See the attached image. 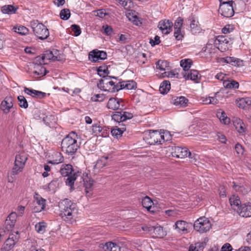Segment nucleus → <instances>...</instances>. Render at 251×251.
I'll use <instances>...</instances> for the list:
<instances>
[{
    "label": "nucleus",
    "instance_id": "nucleus-1",
    "mask_svg": "<svg viewBox=\"0 0 251 251\" xmlns=\"http://www.w3.org/2000/svg\"><path fill=\"white\" fill-rule=\"evenodd\" d=\"M77 135L74 131L71 132L64 138L61 142L62 151L68 155H74L79 148L80 143H77Z\"/></svg>",
    "mask_w": 251,
    "mask_h": 251
},
{
    "label": "nucleus",
    "instance_id": "nucleus-2",
    "mask_svg": "<svg viewBox=\"0 0 251 251\" xmlns=\"http://www.w3.org/2000/svg\"><path fill=\"white\" fill-rule=\"evenodd\" d=\"M60 173L62 176H67L65 181L66 184L70 187V190H75L74 183L78 176H80L81 172H75L72 165L71 164H63L60 170Z\"/></svg>",
    "mask_w": 251,
    "mask_h": 251
},
{
    "label": "nucleus",
    "instance_id": "nucleus-3",
    "mask_svg": "<svg viewBox=\"0 0 251 251\" xmlns=\"http://www.w3.org/2000/svg\"><path fill=\"white\" fill-rule=\"evenodd\" d=\"M60 216L65 221L69 222L73 219V212L75 210L76 204L69 199H65L59 205Z\"/></svg>",
    "mask_w": 251,
    "mask_h": 251
},
{
    "label": "nucleus",
    "instance_id": "nucleus-4",
    "mask_svg": "<svg viewBox=\"0 0 251 251\" xmlns=\"http://www.w3.org/2000/svg\"><path fill=\"white\" fill-rule=\"evenodd\" d=\"M233 1L220 2L219 13L226 18H230L234 14V7Z\"/></svg>",
    "mask_w": 251,
    "mask_h": 251
},
{
    "label": "nucleus",
    "instance_id": "nucleus-5",
    "mask_svg": "<svg viewBox=\"0 0 251 251\" xmlns=\"http://www.w3.org/2000/svg\"><path fill=\"white\" fill-rule=\"evenodd\" d=\"M32 28L35 35L39 39L44 40L49 36V31L47 27L41 23H34Z\"/></svg>",
    "mask_w": 251,
    "mask_h": 251
},
{
    "label": "nucleus",
    "instance_id": "nucleus-6",
    "mask_svg": "<svg viewBox=\"0 0 251 251\" xmlns=\"http://www.w3.org/2000/svg\"><path fill=\"white\" fill-rule=\"evenodd\" d=\"M211 227L209 220L205 217H201L194 224V228L200 233H204L208 231Z\"/></svg>",
    "mask_w": 251,
    "mask_h": 251
},
{
    "label": "nucleus",
    "instance_id": "nucleus-7",
    "mask_svg": "<svg viewBox=\"0 0 251 251\" xmlns=\"http://www.w3.org/2000/svg\"><path fill=\"white\" fill-rule=\"evenodd\" d=\"M171 154L173 157L180 158L188 156L192 159L195 156V154H192L187 148L180 147H172Z\"/></svg>",
    "mask_w": 251,
    "mask_h": 251
},
{
    "label": "nucleus",
    "instance_id": "nucleus-8",
    "mask_svg": "<svg viewBox=\"0 0 251 251\" xmlns=\"http://www.w3.org/2000/svg\"><path fill=\"white\" fill-rule=\"evenodd\" d=\"M27 157L22 154H17L15 156L14 166L12 170V175H16L21 172L25 165Z\"/></svg>",
    "mask_w": 251,
    "mask_h": 251
},
{
    "label": "nucleus",
    "instance_id": "nucleus-9",
    "mask_svg": "<svg viewBox=\"0 0 251 251\" xmlns=\"http://www.w3.org/2000/svg\"><path fill=\"white\" fill-rule=\"evenodd\" d=\"M98 74L101 77H102V79H100L99 80V83L97 84V86L99 88L102 90L104 91H109L106 89L104 88V81L108 78V74H109V71L106 66H100L97 69Z\"/></svg>",
    "mask_w": 251,
    "mask_h": 251
},
{
    "label": "nucleus",
    "instance_id": "nucleus-10",
    "mask_svg": "<svg viewBox=\"0 0 251 251\" xmlns=\"http://www.w3.org/2000/svg\"><path fill=\"white\" fill-rule=\"evenodd\" d=\"M148 143L150 145L162 144L161 132L158 130H149L148 135L146 137Z\"/></svg>",
    "mask_w": 251,
    "mask_h": 251
},
{
    "label": "nucleus",
    "instance_id": "nucleus-11",
    "mask_svg": "<svg viewBox=\"0 0 251 251\" xmlns=\"http://www.w3.org/2000/svg\"><path fill=\"white\" fill-rule=\"evenodd\" d=\"M107 107L113 110H125L126 109L124 102L122 99L117 98L109 99L107 104Z\"/></svg>",
    "mask_w": 251,
    "mask_h": 251
},
{
    "label": "nucleus",
    "instance_id": "nucleus-12",
    "mask_svg": "<svg viewBox=\"0 0 251 251\" xmlns=\"http://www.w3.org/2000/svg\"><path fill=\"white\" fill-rule=\"evenodd\" d=\"M173 26V23L169 20L160 21L158 27L162 31L163 34H168L172 30Z\"/></svg>",
    "mask_w": 251,
    "mask_h": 251
},
{
    "label": "nucleus",
    "instance_id": "nucleus-13",
    "mask_svg": "<svg viewBox=\"0 0 251 251\" xmlns=\"http://www.w3.org/2000/svg\"><path fill=\"white\" fill-rule=\"evenodd\" d=\"M45 60L59 61V59L57 56L54 55L52 52L50 50L46 51L42 57L37 56L35 59L36 61L39 62L40 64H45Z\"/></svg>",
    "mask_w": 251,
    "mask_h": 251
},
{
    "label": "nucleus",
    "instance_id": "nucleus-14",
    "mask_svg": "<svg viewBox=\"0 0 251 251\" xmlns=\"http://www.w3.org/2000/svg\"><path fill=\"white\" fill-rule=\"evenodd\" d=\"M113 156L112 154L109 153L106 155L101 156L97 162L94 168L101 169L105 166L109 165V162L113 160Z\"/></svg>",
    "mask_w": 251,
    "mask_h": 251
},
{
    "label": "nucleus",
    "instance_id": "nucleus-15",
    "mask_svg": "<svg viewBox=\"0 0 251 251\" xmlns=\"http://www.w3.org/2000/svg\"><path fill=\"white\" fill-rule=\"evenodd\" d=\"M93 132L96 135H99L103 137H106L109 135V128L106 126H101L97 124L92 126Z\"/></svg>",
    "mask_w": 251,
    "mask_h": 251
},
{
    "label": "nucleus",
    "instance_id": "nucleus-16",
    "mask_svg": "<svg viewBox=\"0 0 251 251\" xmlns=\"http://www.w3.org/2000/svg\"><path fill=\"white\" fill-rule=\"evenodd\" d=\"M187 20L190 22V27L192 33L194 34L200 33L201 28L199 25V22L196 20L195 16L191 14V15L188 18Z\"/></svg>",
    "mask_w": 251,
    "mask_h": 251
},
{
    "label": "nucleus",
    "instance_id": "nucleus-17",
    "mask_svg": "<svg viewBox=\"0 0 251 251\" xmlns=\"http://www.w3.org/2000/svg\"><path fill=\"white\" fill-rule=\"evenodd\" d=\"M142 204L144 207L151 213H155L157 211V207L153 206L154 203L151 199L148 196L145 197L142 201Z\"/></svg>",
    "mask_w": 251,
    "mask_h": 251
},
{
    "label": "nucleus",
    "instance_id": "nucleus-18",
    "mask_svg": "<svg viewBox=\"0 0 251 251\" xmlns=\"http://www.w3.org/2000/svg\"><path fill=\"white\" fill-rule=\"evenodd\" d=\"M13 100L12 97H6L4 100L2 101L0 104V109L4 113H8L10 109L12 108L13 105Z\"/></svg>",
    "mask_w": 251,
    "mask_h": 251
},
{
    "label": "nucleus",
    "instance_id": "nucleus-19",
    "mask_svg": "<svg viewBox=\"0 0 251 251\" xmlns=\"http://www.w3.org/2000/svg\"><path fill=\"white\" fill-rule=\"evenodd\" d=\"M24 92L27 95L38 99H43L47 96L46 93L26 87L24 88Z\"/></svg>",
    "mask_w": 251,
    "mask_h": 251
},
{
    "label": "nucleus",
    "instance_id": "nucleus-20",
    "mask_svg": "<svg viewBox=\"0 0 251 251\" xmlns=\"http://www.w3.org/2000/svg\"><path fill=\"white\" fill-rule=\"evenodd\" d=\"M171 102L176 106L184 107L187 105L188 100L183 96H174L172 97Z\"/></svg>",
    "mask_w": 251,
    "mask_h": 251
},
{
    "label": "nucleus",
    "instance_id": "nucleus-21",
    "mask_svg": "<svg viewBox=\"0 0 251 251\" xmlns=\"http://www.w3.org/2000/svg\"><path fill=\"white\" fill-rule=\"evenodd\" d=\"M229 201L233 209L238 213L240 208L242 206L241 204V201L239 197L238 196L233 195L232 197L229 199Z\"/></svg>",
    "mask_w": 251,
    "mask_h": 251
},
{
    "label": "nucleus",
    "instance_id": "nucleus-22",
    "mask_svg": "<svg viewBox=\"0 0 251 251\" xmlns=\"http://www.w3.org/2000/svg\"><path fill=\"white\" fill-rule=\"evenodd\" d=\"M222 60L224 62L230 64L233 66L239 67L243 65L242 60L233 57L227 56L222 58Z\"/></svg>",
    "mask_w": 251,
    "mask_h": 251
},
{
    "label": "nucleus",
    "instance_id": "nucleus-23",
    "mask_svg": "<svg viewBox=\"0 0 251 251\" xmlns=\"http://www.w3.org/2000/svg\"><path fill=\"white\" fill-rule=\"evenodd\" d=\"M151 235L156 238H163L166 235V232L160 226H153Z\"/></svg>",
    "mask_w": 251,
    "mask_h": 251
},
{
    "label": "nucleus",
    "instance_id": "nucleus-24",
    "mask_svg": "<svg viewBox=\"0 0 251 251\" xmlns=\"http://www.w3.org/2000/svg\"><path fill=\"white\" fill-rule=\"evenodd\" d=\"M122 82V81H120L119 82L115 84L114 81L111 80L108 82L105 83V85H106L107 87H108V85H109L111 86H113L111 89H110V88H109V89H108L109 90L108 91H111V92H118L119 90H122L123 89H124L123 83Z\"/></svg>",
    "mask_w": 251,
    "mask_h": 251
},
{
    "label": "nucleus",
    "instance_id": "nucleus-25",
    "mask_svg": "<svg viewBox=\"0 0 251 251\" xmlns=\"http://www.w3.org/2000/svg\"><path fill=\"white\" fill-rule=\"evenodd\" d=\"M238 213L244 217L251 216V204L243 206L240 208Z\"/></svg>",
    "mask_w": 251,
    "mask_h": 251
},
{
    "label": "nucleus",
    "instance_id": "nucleus-26",
    "mask_svg": "<svg viewBox=\"0 0 251 251\" xmlns=\"http://www.w3.org/2000/svg\"><path fill=\"white\" fill-rule=\"evenodd\" d=\"M176 228L179 232H187L188 223L184 221H177L175 223Z\"/></svg>",
    "mask_w": 251,
    "mask_h": 251
},
{
    "label": "nucleus",
    "instance_id": "nucleus-27",
    "mask_svg": "<svg viewBox=\"0 0 251 251\" xmlns=\"http://www.w3.org/2000/svg\"><path fill=\"white\" fill-rule=\"evenodd\" d=\"M233 124L236 129L238 132L243 133L245 132L246 128L245 125L240 119H236L234 121Z\"/></svg>",
    "mask_w": 251,
    "mask_h": 251
},
{
    "label": "nucleus",
    "instance_id": "nucleus-28",
    "mask_svg": "<svg viewBox=\"0 0 251 251\" xmlns=\"http://www.w3.org/2000/svg\"><path fill=\"white\" fill-rule=\"evenodd\" d=\"M11 239L12 238H8L6 239L1 249V251H9L14 247L16 244L15 241Z\"/></svg>",
    "mask_w": 251,
    "mask_h": 251
},
{
    "label": "nucleus",
    "instance_id": "nucleus-29",
    "mask_svg": "<svg viewBox=\"0 0 251 251\" xmlns=\"http://www.w3.org/2000/svg\"><path fill=\"white\" fill-rule=\"evenodd\" d=\"M223 83L224 87L227 89H235L238 88L239 86V83L234 80H224Z\"/></svg>",
    "mask_w": 251,
    "mask_h": 251
},
{
    "label": "nucleus",
    "instance_id": "nucleus-30",
    "mask_svg": "<svg viewBox=\"0 0 251 251\" xmlns=\"http://www.w3.org/2000/svg\"><path fill=\"white\" fill-rule=\"evenodd\" d=\"M100 50H94L90 51L89 54V59L93 62H99L100 60Z\"/></svg>",
    "mask_w": 251,
    "mask_h": 251
},
{
    "label": "nucleus",
    "instance_id": "nucleus-31",
    "mask_svg": "<svg viewBox=\"0 0 251 251\" xmlns=\"http://www.w3.org/2000/svg\"><path fill=\"white\" fill-rule=\"evenodd\" d=\"M171 88L170 82L169 80H164L160 84L159 91L162 94H166Z\"/></svg>",
    "mask_w": 251,
    "mask_h": 251
},
{
    "label": "nucleus",
    "instance_id": "nucleus-32",
    "mask_svg": "<svg viewBox=\"0 0 251 251\" xmlns=\"http://www.w3.org/2000/svg\"><path fill=\"white\" fill-rule=\"evenodd\" d=\"M107 251H121V247L116 243L112 242L106 243L104 245Z\"/></svg>",
    "mask_w": 251,
    "mask_h": 251
},
{
    "label": "nucleus",
    "instance_id": "nucleus-33",
    "mask_svg": "<svg viewBox=\"0 0 251 251\" xmlns=\"http://www.w3.org/2000/svg\"><path fill=\"white\" fill-rule=\"evenodd\" d=\"M156 66L157 69H159L161 71H165L166 69H169L170 64L166 60H159L156 62Z\"/></svg>",
    "mask_w": 251,
    "mask_h": 251
},
{
    "label": "nucleus",
    "instance_id": "nucleus-34",
    "mask_svg": "<svg viewBox=\"0 0 251 251\" xmlns=\"http://www.w3.org/2000/svg\"><path fill=\"white\" fill-rule=\"evenodd\" d=\"M201 77V75L197 70H191L190 73H189L187 75V79H190L196 82H198Z\"/></svg>",
    "mask_w": 251,
    "mask_h": 251
},
{
    "label": "nucleus",
    "instance_id": "nucleus-35",
    "mask_svg": "<svg viewBox=\"0 0 251 251\" xmlns=\"http://www.w3.org/2000/svg\"><path fill=\"white\" fill-rule=\"evenodd\" d=\"M36 203L39 206V209H36V207H34V212H39L44 210L46 205V200L42 198V197L37 198Z\"/></svg>",
    "mask_w": 251,
    "mask_h": 251
},
{
    "label": "nucleus",
    "instance_id": "nucleus-36",
    "mask_svg": "<svg viewBox=\"0 0 251 251\" xmlns=\"http://www.w3.org/2000/svg\"><path fill=\"white\" fill-rule=\"evenodd\" d=\"M35 68V70L33 71V73L36 75L44 76L48 73L46 68L42 66V64H38Z\"/></svg>",
    "mask_w": 251,
    "mask_h": 251
},
{
    "label": "nucleus",
    "instance_id": "nucleus-37",
    "mask_svg": "<svg viewBox=\"0 0 251 251\" xmlns=\"http://www.w3.org/2000/svg\"><path fill=\"white\" fill-rule=\"evenodd\" d=\"M17 9L12 5H7L2 7L1 11L4 14H11L15 13Z\"/></svg>",
    "mask_w": 251,
    "mask_h": 251
},
{
    "label": "nucleus",
    "instance_id": "nucleus-38",
    "mask_svg": "<svg viewBox=\"0 0 251 251\" xmlns=\"http://www.w3.org/2000/svg\"><path fill=\"white\" fill-rule=\"evenodd\" d=\"M205 246L203 242H198L194 245L191 244L189 247V251H202Z\"/></svg>",
    "mask_w": 251,
    "mask_h": 251
},
{
    "label": "nucleus",
    "instance_id": "nucleus-39",
    "mask_svg": "<svg viewBox=\"0 0 251 251\" xmlns=\"http://www.w3.org/2000/svg\"><path fill=\"white\" fill-rule=\"evenodd\" d=\"M122 83H123L124 89L132 90L135 89L137 88V83L133 80L122 81Z\"/></svg>",
    "mask_w": 251,
    "mask_h": 251
},
{
    "label": "nucleus",
    "instance_id": "nucleus-40",
    "mask_svg": "<svg viewBox=\"0 0 251 251\" xmlns=\"http://www.w3.org/2000/svg\"><path fill=\"white\" fill-rule=\"evenodd\" d=\"M211 46L208 45L203 50V53L205 56L207 58H211L215 53V49L212 47L209 48V46Z\"/></svg>",
    "mask_w": 251,
    "mask_h": 251
},
{
    "label": "nucleus",
    "instance_id": "nucleus-41",
    "mask_svg": "<svg viewBox=\"0 0 251 251\" xmlns=\"http://www.w3.org/2000/svg\"><path fill=\"white\" fill-rule=\"evenodd\" d=\"M180 63L185 72L188 71L192 64V61L190 59L181 60Z\"/></svg>",
    "mask_w": 251,
    "mask_h": 251
},
{
    "label": "nucleus",
    "instance_id": "nucleus-42",
    "mask_svg": "<svg viewBox=\"0 0 251 251\" xmlns=\"http://www.w3.org/2000/svg\"><path fill=\"white\" fill-rule=\"evenodd\" d=\"M126 128L125 127L122 128H118L116 129H113L111 130V133L112 135L114 137L118 138L121 137L123 133V132L126 131Z\"/></svg>",
    "mask_w": 251,
    "mask_h": 251
},
{
    "label": "nucleus",
    "instance_id": "nucleus-43",
    "mask_svg": "<svg viewBox=\"0 0 251 251\" xmlns=\"http://www.w3.org/2000/svg\"><path fill=\"white\" fill-rule=\"evenodd\" d=\"M36 231L39 233H43L46 231V224L44 222H39L35 225Z\"/></svg>",
    "mask_w": 251,
    "mask_h": 251
},
{
    "label": "nucleus",
    "instance_id": "nucleus-44",
    "mask_svg": "<svg viewBox=\"0 0 251 251\" xmlns=\"http://www.w3.org/2000/svg\"><path fill=\"white\" fill-rule=\"evenodd\" d=\"M59 179L54 178L50 183H49L48 189L49 191H52L54 192L56 188L59 185Z\"/></svg>",
    "mask_w": 251,
    "mask_h": 251
},
{
    "label": "nucleus",
    "instance_id": "nucleus-45",
    "mask_svg": "<svg viewBox=\"0 0 251 251\" xmlns=\"http://www.w3.org/2000/svg\"><path fill=\"white\" fill-rule=\"evenodd\" d=\"M60 17L63 20H67L71 16L70 11L69 9H63L60 11L59 14Z\"/></svg>",
    "mask_w": 251,
    "mask_h": 251
},
{
    "label": "nucleus",
    "instance_id": "nucleus-46",
    "mask_svg": "<svg viewBox=\"0 0 251 251\" xmlns=\"http://www.w3.org/2000/svg\"><path fill=\"white\" fill-rule=\"evenodd\" d=\"M13 29L16 32L22 35H26L28 32V28L22 25L15 26Z\"/></svg>",
    "mask_w": 251,
    "mask_h": 251
},
{
    "label": "nucleus",
    "instance_id": "nucleus-47",
    "mask_svg": "<svg viewBox=\"0 0 251 251\" xmlns=\"http://www.w3.org/2000/svg\"><path fill=\"white\" fill-rule=\"evenodd\" d=\"M121 110H120V111H115L113 113L112 119L118 123L123 122H124Z\"/></svg>",
    "mask_w": 251,
    "mask_h": 251
},
{
    "label": "nucleus",
    "instance_id": "nucleus-48",
    "mask_svg": "<svg viewBox=\"0 0 251 251\" xmlns=\"http://www.w3.org/2000/svg\"><path fill=\"white\" fill-rule=\"evenodd\" d=\"M17 219V214L15 212H12L7 217L5 220V223L7 224L9 222L11 221V225L14 226Z\"/></svg>",
    "mask_w": 251,
    "mask_h": 251
},
{
    "label": "nucleus",
    "instance_id": "nucleus-49",
    "mask_svg": "<svg viewBox=\"0 0 251 251\" xmlns=\"http://www.w3.org/2000/svg\"><path fill=\"white\" fill-rule=\"evenodd\" d=\"M18 101L19 102V106L24 108H27L28 107V102L25 98L23 96H19L18 97Z\"/></svg>",
    "mask_w": 251,
    "mask_h": 251
},
{
    "label": "nucleus",
    "instance_id": "nucleus-50",
    "mask_svg": "<svg viewBox=\"0 0 251 251\" xmlns=\"http://www.w3.org/2000/svg\"><path fill=\"white\" fill-rule=\"evenodd\" d=\"M83 185L85 188V192L86 194L89 193V189H91L93 186V180L89 179L87 180L85 178H83Z\"/></svg>",
    "mask_w": 251,
    "mask_h": 251
},
{
    "label": "nucleus",
    "instance_id": "nucleus-51",
    "mask_svg": "<svg viewBox=\"0 0 251 251\" xmlns=\"http://www.w3.org/2000/svg\"><path fill=\"white\" fill-rule=\"evenodd\" d=\"M161 140H162V143L165 141H169L172 140V135L170 132L168 131H164L161 132Z\"/></svg>",
    "mask_w": 251,
    "mask_h": 251
},
{
    "label": "nucleus",
    "instance_id": "nucleus-52",
    "mask_svg": "<svg viewBox=\"0 0 251 251\" xmlns=\"http://www.w3.org/2000/svg\"><path fill=\"white\" fill-rule=\"evenodd\" d=\"M217 116L219 117L220 120L224 124H228L229 123L230 120L227 117L226 114L224 112L218 113Z\"/></svg>",
    "mask_w": 251,
    "mask_h": 251
},
{
    "label": "nucleus",
    "instance_id": "nucleus-53",
    "mask_svg": "<svg viewBox=\"0 0 251 251\" xmlns=\"http://www.w3.org/2000/svg\"><path fill=\"white\" fill-rule=\"evenodd\" d=\"M55 156L57 157H59V159H56L52 160H49L48 161V163L51 164H57L61 162H62L63 160V157L61 156V153L56 152L55 153Z\"/></svg>",
    "mask_w": 251,
    "mask_h": 251
},
{
    "label": "nucleus",
    "instance_id": "nucleus-54",
    "mask_svg": "<svg viewBox=\"0 0 251 251\" xmlns=\"http://www.w3.org/2000/svg\"><path fill=\"white\" fill-rule=\"evenodd\" d=\"M71 28L75 36H78L81 34V31L79 25L74 24L71 25Z\"/></svg>",
    "mask_w": 251,
    "mask_h": 251
},
{
    "label": "nucleus",
    "instance_id": "nucleus-55",
    "mask_svg": "<svg viewBox=\"0 0 251 251\" xmlns=\"http://www.w3.org/2000/svg\"><path fill=\"white\" fill-rule=\"evenodd\" d=\"M225 42L226 43H227L228 42V41H226L224 36H218L216 37V39L215 40L214 44L215 46H217L220 44L224 43Z\"/></svg>",
    "mask_w": 251,
    "mask_h": 251
},
{
    "label": "nucleus",
    "instance_id": "nucleus-56",
    "mask_svg": "<svg viewBox=\"0 0 251 251\" xmlns=\"http://www.w3.org/2000/svg\"><path fill=\"white\" fill-rule=\"evenodd\" d=\"M40 118H42L43 121L47 126L50 127L51 124L50 121V120H53L54 119V117L52 115L46 116L45 117L44 116V115H42V117H40Z\"/></svg>",
    "mask_w": 251,
    "mask_h": 251
},
{
    "label": "nucleus",
    "instance_id": "nucleus-57",
    "mask_svg": "<svg viewBox=\"0 0 251 251\" xmlns=\"http://www.w3.org/2000/svg\"><path fill=\"white\" fill-rule=\"evenodd\" d=\"M174 36L177 40H181L183 37V35L181 33V28H174Z\"/></svg>",
    "mask_w": 251,
    "mask_h": 251
},
{
    "label": "nucleus",
    "instance_id": "nucleus-58",
    "mask_svg": "<svg viewBox=\"0 0 251 251\" xmlns=\"http://www.w3.org/2000/svg\"><path fill=\"white\" fill-rule=\"evenodd\" d=\"M251 101H250V103H248V101H246L244 98L240 99L238 101H237V106L242 108H244L246 107V104L250 105Z\"/></svg>",
    "mask_w": 251,
    "mask_h": 251
},
{
    "label": "nucleus",
    "instance_id": "nucleus-59",
    "mask_svg": "<svg viewBox=\"0 0 251 251\" xmlns=\"http://www.w3.org/2000/svg\"><path fill=\"white\" fill-rule=\"evenodd\" d=\"M121 110L122 113L123 120H124V122L127 120L131 119L133 117L132 113L125 111L124 110Z\"/></svg>",
    "mask_w": 251,
    "mask_h": 251
},
{
    "label": "nucleus",
    "instance_id": "nucleus-60",
    "mask_svg": "<svg viewBox=\"0 0 251 251\" xmlns=\"http://www.w3.org/2000/svg\"><path fill=\"white\" fill-rule=\"evenodd\" d=\"M183 22V19L181 17H178L174 24V28H181Z\"/></svg>",
    "mask_w": 251,
    "mask_h": 251
},
{
    "label": "nucleus",
    "instance_id": "nucleus-61",
    "mask_svg": "<svg viewBox=\"0 0 251 251\" xmlns=\"http://www.w3.org/2000/svg\"><path fill=\"white\" fill-rule=\"evenodd\" d=\"M92 99L95 101H102L105 99V95L103 94H97L94 95Z\"/></svg>",
    "mask_w": 251,
    "mask_h": 251
},
{
    "label": "nucleus",
    "instance_id": "nucleus-62",
    "mask_svg": "<svg viewBox=\"0 0 251 251\" xmlns=\"http://www.w3.org/2000/svg\"><path fill=\"white\" fill-rule=\"evenodd\" d=\"M102 28L104 29V32L107 35H111L113 33V29L111 26L106 25L103 26Z\"/></svg>",
    "mask_w": 251,
    "mask_h": 251
},
{
    "label": "nucleus",
    "instance_id": "nucleus-63",
    "mask_svg": "<svg viewBox=\"0 0 251 251\" xmlns=\"http://www.w3.org/2000/svg\"><path fill=\"white\" fill-rule=\"evenodd\" d=\"M160 43V37L158 35H156L154 37V40H153L152 39H150V43L151 46H154L158 45Z\"/></svg>",
    "mask_w": 251,
    "mask_h": 251
},
{
    "label": "nucleus",
    "instance_id": "nucleus-64",
    "mask_svg": "<svg viewBox=\"0 0 251 251\" xmlns=\"http://www.w3.org/2000/svg\"><path fill=\"white\" fill-rule=\"evenodd\" d=\"M232 246L229 243H226L222 247L221 251H232Z\"/></svg>",
    "mask_w": 251,
    "mask_h": 251
}]
</instances>
